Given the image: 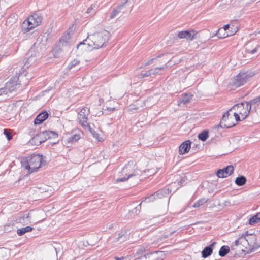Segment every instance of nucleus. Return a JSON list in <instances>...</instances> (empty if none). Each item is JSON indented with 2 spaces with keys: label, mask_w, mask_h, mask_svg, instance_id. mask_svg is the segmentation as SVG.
Listing matches in <instances>:
<instances>
[{
  "label": "nucleus",
  "mask_w": 260,
  "mask_h": 260,
  "mask_svg": "<svg viewBox=\"0 0 260 260\" xmlns=\"http://www.w3.org/2000/svg\"><path fill=\"white\" fill-rule=\"evenodd\" d=\"M110 37L108 31L104 30L88 36L87 38L80 42L77 46V48L81 45L87 44L93 49H99L103 47L108 42Z\"/></svg>",
  "instance_id": "1"
},
{
  "label": "nucleus",
  "mask_w": 260,
  "mask_h": 260,
  "mask_svg": "<svg viewBox=\"0 0 260 260\" xmlns=\"http://www.w3.org/2000/svg\"><path fill=\"white\" fill-rule=\"evenodd\" d=\"M44 162L45 161H43V155L36 154L29 155L21 160L22 166L29 174L37 172Z\"/></svg>",
  "instance_id": "2"
},
{
  "label": "nucleus",
  "mask_w": 260,
  "mask_h": 260,
  "mask_svg": "<svg viewBox=\"0 0 260 260\" xmlns=\"http://www.w3.org/2000/svg\"><path fill=\"white\" fill-rule=\"evenodd\" d=\"M251 110V105L248 101L241 102L235 105L229 111H235L237 113L241 115L242 120L245 119L249 115Z\"/></svg>",
  "instance_id": "3"
},
{
  "label": "nucleus",
  "mask_w": 260,
  "mask_h": 260,
  "mask_svg": "<svg viewBox=\"0 0 260 260\" xmlns=\"http://www.w3.org/2000/svg\"><path fill=\"white\" fill-rule=\"evenodd\" d=\"M248 232L246 234L247 237L244 236V238L242 239V242H244V244H247L248 247L246 246V248L249 252H253L260 247V245L256 242L257 238L255 235H248Z\"/></svg>",
  "instance_id": "4"
},
{
  "label": "nucleus",
  "mask_w": 260,
  "mask_h": 260,
  "mask_svg": "<svg viewBox=\"0 0 260 260\" xmlns=\"http://www.w3.org/2000/svg\"><path fill=\"white\" fill-rule=\"evenodd\" d=\"M252 76L251 73L248 72H241L234 77L233 80V85L235 87L242 86L248 81Z\"/></svg>",
  "instance_id": "5"
},
{
  "label": "nucleus",
  "mask_w": 260,
  "mask_h": 260,
  "mask_svg": "<svg viewBox=\"0 0 260 260\" xmlns=\"http://www.w3.org/2000/svg\"><path fill=\"white\" fill-rule=\"evenodd\" d=\"M89 113V108L84 107L80 110L78 114L79 123L86 129V128H90L89 124L87 122L88 116Z\"/></svg>",
  "instance_id": "6"
},
{
  "label": "nucleus",
  "mask_w": 260,
  "mask_h": 260,
  "mask_svg": "<svg viewBox=\"0 0 260 260\" xmlns=\"http://www.w3.org/2000/svg\"><path fill=\"white\" fill-rule=\"evenodd\" d=\"M134 0H123L122 4L119 5L114 9L111 13L110 18L112 19L119 14L126 12V8L133 3Z\"/></svg>",
  "instance_id": "7"
},
{
  "label": "nucleus",
  "mask_w": 260,
  "mask_h": 260,
  "mask_svg": "<svg viewBox=\"0 0 260 260\" xmlns=\"http://www.w3.org/2000/svg\"><path fill=\"white\" fill-rule=\"evenodd\" d=\"M230 24L225 25L223 28L218 29L215 35L217 36L218 38L222 39L229 36L234 35L236 33L237 30H235V28L234 29V30L231 31H230Z\"/></svg>",
  "instance_id": "8"
},
{
  "label": "nucleus",
  "mask_w": 260,
  "mask_h": 260,
  "mask_svg": "<svg viewBox=\"0 0 260 260\" xmlns=\"http://www.w3.org/2000/svg\"><path fill=\"white\" fill-rule=\"evenodd\" d=\"M45 131L37 134L29 142L31 145H40L47 140Z\"/></svg>",
  "instance_id": "9"
},
{
  "label": "nucleus",
  "mask_w": 260,
  "mask_h": 260,
  "mask_svg": "<svg viewBox=\"0 0 260 260\" xmlns=\"http://www.w3.org/2000/svg\"><path fill=\"white\" fill-rule=\"evenodd\" d=\"M231 111L229 110L226 111L222 116L221 120H220V123L217 126V127H220L222 128H229L234 126L236 125V123H225V122H228L229 120H233V117H229L230 113L229 112Z\"/></svg>",
  "instance_id": "10"
},
{
  "label": "nucleus",
  "mask_w": 260,
  "mask_h": 260,
  "mask_svg": "<svg viewBox=\"0 0 260 260\" xmlns=\"http://www.w3.org/2000/svg\"><path fill=\"white\" fill-rule=\"evenodd\" d=\"M234 168L233 165H229L222 169H219L216 172V175L219 178H226L233 173Z\"/></svg>",
  "instance_id": "11"
},
{
  "label": "nucleus",
  "mask_w": 260,
  "mask_h": 260,
  "mask_svg": "<svg viewBox=\"0 0 260 260\" xmlns=\"http://www.w3.org/2000/svg\"><path fill=\"white\" fill-rule=\"evenodd\" d=\"M130 167V163H128L124 166L122 170L121 173L124 174L125 176L116 179L115 180L116 182H124L127 180L129 178L136 176V174L127 172L126 169H128Z\"/></svg>",
  "instance_id": "12"
},
{
  "label": "nucleus",
  "mask_w": 260,
  "mask_h": 260,
  "mask_svg": "<svg viewBox=\"0 0 260 260\" xmlns=\"http://www.w3.org/2000/svg\"><path fill=\"white\" fill-rule=\"evenodd\" d=\"M169 192L170 191L169 188H162L157 191L154 194L146 198V201L147 202L152 201L153 200L156 199V197L158 198H162V197H166L167 195L169 194Z\"/></svg>",
  "instance_id": "13"
},
{
  "label": "nucleus",
  "mask_w": 260,
  "mask_h": 260,
  "mask_svg": "<svg viewBox=\"0 0 260 260\" xmlns=\"http://www.w3.org/2000/svg\"><path fill=\"white\" fill-rule=\"evenodd\" d=\"M146 260H162L165 254L163 251H156L153 252L147 253L144 255Z\"/></svg>",
  "instance_id": "14"
},
{
  "label": "nucleus",
  "mask_w": 260,
  "mask_h": 260,
  "mask_svg": "<svg viewBox=\"0 0 260 260\" xmlns=\"http://www.w3.org/2000/svg\"><path fill=\"white\" fill-rule=\"evenodd\" d=\"M30 20V25H32L33 28L39 26L42 21V17L38 13H35L28 17Z\"/></svg>",
  "instance_id": "15"
},
{
  "label": "nucleus",
  "mask_w": 260,
  "mask_h": 260,
  "mask_svg": "<svg viewBox=\"0 0 260 260\" xmlns=\"http://www.w3.org/2000/svg\"><path fill=\"white\" fill-rule=\"evenodd\" d=\"M49 116V114L46 111L40 113L34 120L35 125L40 124L46 120Z\"/></svg>",
  "instance_id": "16"
},
{
  "label": "nucleus",
  "mask_w": 260,
  "mask_h": 260,
  "mask_svg": "<svg viewBox=\"0 0 260 260\" xmlns=\"http://www.w3.org/2000/svg\"><path fill=\"white\" fill-rule=\"evenodd\" d=\"M191 142L190 140H186L183 142L179 147V154H184L187 153L190 149Z\"/></svg>",
  "instance_id": "17"
},
{
  "label": "nucleus",
  "mask_w": 260,
  "mask_h": 260,
  "mask_svg": "<svg viewBox=\"0 0 260 260\" xmlns=\"http://www.w3.org/2000/svg\"><path fill=\"white\" fill-rule=\"evenodd\" d=\"M216 244V242H214L210 245L205 247L201 252L202 257L205 258L210 256L213 253V247Z\"/></svg>",
  "instance_id": "18"
},
{
  "label": "nucleus",
  "mask_w": 260,
  "mask_h": 260,
  "mask_svg": "<svg viewBox=\"0 0 260 260\" xmlns=\"http://www.w3.org/2000/svg\"><path fill=\"white\" fill-rule=\"evenodd\" d=\"M192 98L193 95L190 93L182 94L178 101V105L179 106H181L182 104L187 105L190 102Z\"/></svg>",
  "instance_id": "19"
},
{
  "label": "nucleus",
  "mask_w": 260,
  "mask_h": 260,
  "mask_svg": "<svg viewBox=\"0 0 260 260\" xmlns=\"http://www.w3.org/2000/svg\"><path fill=\"white\" fill-rule=\"evenodd\" d=\"M178 37L180 39L185 38L187 40H192L194 38V35H192L189 30L180 31L178 34Z\"/></svg>",
  "instance_id": "20"
},
{
  "label": "nucleus",
  "mask_w": 260,
  "mask_h": 260,
  "mask_svg": "<svg viewBox=\"0 0 260 260\" xmlns=\"http://www.w3.org/2000/svg\"><path fill=\"white\" fill-rule=\"evenodd\" d=\"M71 37L69 33L63 35L59 39L58 43L59 46H66L70 42Z\"/></svg>",
  "instance_id": "21"
},
{
  "label": "nucleus",
  "mask_w": 260,
  "mask_h": 260,
  "mask_svg": "<svg viewBox=\"0 0 260 260\" xmlns=\"http://www.w3.org/2000/svg\"><path fill=\"white\" fill-rule=\"evenodd\" d=\"M29 21V18L28 17L23 21L21 25L22 30L25 33L28 32L29 30L34 28L32 25H30Z\"/></svg>",
  "instance_id": "22"
},
{
  "label": "nucleus",
  "mask_w": 260,
  "mask_h": 260,
  "mask_svg": "<svg viewBox=\"0 0 260 260\" xmlns=\"http://www.w3.org/2000/svg\"><path fill=\"white\" fill-rule=\"evenodd\" d=\"M259 222H260V214L258 213L253 215L249 219V224L251 225H254Z\"/></svg>",
  "instance_id": "23"
},
{
  "label": "nucleus",
  "mask_w": 260,
  "mask_h": 260,
  "mask_svg": "<svg viewBox=\"0 0 260 260\" xmlns=\"http://www.w3.org/2000/svg\"><path fill=\"white\" fill-rule=\"evenodd\" d=\"M246 178L245 176L242 175L236 178L235 183L237 185L241 186L246 183Z\"/></svg>",
  "instance_id": "24"
},
{
  "label": "nucleus",
  "mask_w": 260,
  "mask_h": 260,
  "mask_svg": "<svg viewBox=\"0 0 260 260\" xmlns=\"http://www.w3.org/2000/svg\"><path fill=\"white\" fill-rule=\"evenodd\" d=\"M243 238H244V236H242L238 239L235 240V242L232 244L231 246L232 250L235 251L236 249V247L239 245H243V246L245 245L244 242H242V241H243L242 240V239Z\"/></svg>",
  "instance_id": "25"
},
{
  "label": "nucleus",
  "mask_w": 260,
  "mask_h": 260,
  "mask_svg": "<svg viewBox=\"0 0 260 260\" xmlns=\"http://www.w3.org/2000/svg\"><path fill=\"white\" fill-rule=\"evenodd\" d=\"M230 251V247L227 245H223L221 247L219 251V255L221 257L225 256Z\"/></svg>",
  "instance_id": "26"
},
{
  "label": "nucleus",
  "mask_w": 260,
  "mask_h": 260,
  "mask_svg": "<svg viewBox=\"0 0 260 260\" xmlns=\"http://www.w3.org/2000/svg\"><path fill=\"white\" fill-rule=\"evenodd\" d=\"M33 229V228L27 226L24 228H22L18 229L17 231V233L19 236H22L25 233L32 231Z\"/></svg>",
  "instance_id": "27"
},
{
  "label": "nucleus",
  "mask_w": 260,
  "mask_h": 260,
  "mask_svg": "<svg viewBox=\"0 0 260 260\" xmlns=\"http://www.w3.org/2000/svg\"><path fill=\"white\" fill-rule=\"evenodd\" d=\"M126 232L125 231H121L116 238L115 241L122 242L127 239Z\"/></svg>",
  "instance_id": "28"
},
{
  "label": "nucleus",
  "mask_w": 260,
  "mask_h": 260,
  "mask_svg": "<svg viewBox=\"0 0 260 260\" xmlns=\"http://www.w3.org/2000/svg\"><path fill=\"white\" fill-rule=\"evenodd\" d=\"M209 132L207 130H204L199 134L198 137V139L202 141H206L209 137Z\"/></svg>",
  "instance_id": "29"
},
{
  "label": "nucleus",
  "mask_w": 260,
  "mask_h": 260,
  "mask_svg": "<svg viewBox=\"0 0 260 260\" xmlns=\"http://www.w3.org/2000/svg\"><path fill=\"white\" fill-rule=\"evenodd\" d=\"M81 138L80 133H75L69 137L68 139V143H73L77 141Z\"/></svg>",
  "instance_id": "30"
},
{
  "label": "nucleus",
  "mask_w": 260,
  "mask_h": 260,
  "mask_svg": "<svg viewBox=\"0 0 260 260\" xmlns=\"http://www.w3.org/2000/svg\"><path fill=\"white\" fill-rule=\"evenodd\" d=\"M167 68V66L165 64L164 66L161 67H156L154 70H150L151 76H155L156 75L159 74V71L162 70Z\"/></svg>",
  "instance_id": "31"
},
{
  "label": "nucleus",
  "mask_w": 260,
  "mask_h": 260,
  "mask_svg": "<svg viewBox=\"0 0 260 260\" xmlns=\"http://www.w3.org/2000/svg\"><path fill=\"white\" fill-rule=\"evenodd\" d=\"M47 139L56 138L58 137V134L53 131H45Z\"/></svg>",
  "instance_id": "32"
},
{
  "label": "nucleus",
  "mask_w": 260,
  "mask_h": 260,
  "mask_svg": "<svg viewBox=\"0 0 260 260\" xmlns=\"http://www.w3.org/2000/svg\"><path fill=\"white\" fill-rule=\"evenodd\" d=\"M248 103L250 104L251 107L252 106V105H255V108H256V107L259 106V105L260 104V95L253 99L252 100L248 101Z\"/></svg>",
  "instance_id": "33"
},
{
  "label": "nucleus",
  "mask_w": 260,
  "mask_h": 260,
  "mask_svg": "<svg viewBox=\"0 0 260 260\" xmlns=\"http://www.w3.org/2000/svg\"><path fill=\"white\" fill-rule=\"evenodd\" d=\"M207 202V200L205 198H202L201 199L199 200L196 202L194 203L193 205L192 206L194 208H198L200 207L201 205H203L204 203Z\"/></svg>",
  "instance_id": "34"
},
{
  "label": "nucleus",
  "mask_w": 260,
  "mask_h": 260,
  "mask_svg": "<svg viewBox=\"0 0 260 260\" xmlns=\"http://www.w3.org/2000/svg\"><path fill=\"white\" fill-rule=\"evenodd\" d=\"M96 5L95 4H93L91 5V6L88 8L86 13L87 14H94L96 13V11L95 9Z\"/></svg>",
  "instance_id": "35"
},
{
  "label": "nucleus",
  "mask_w": 260,
  "mask_h": 260,
  "mask_svg": "<svg viewBox=\"0 0 260 260\" xmlns=\"http://www.w3.org/2000/svg\"><path fill=\"white\" fill-rule=\"evenodd\" d=\"M80 63V61L77 59H74L73 60L71 61L69 65L68 66V69H71L73 67H75L76 65L79 64Z\"/></svg>",
  "instance_id": "36"
},
{
  "label": "nucleus",
  "mask_w": 260,
  "mask_h": 260,
  "mask_svg": "<svg viewBox=\"0 0 260 260\" xmlns=\"http://www.w3.org/2000/svg\"><path fill=\"white\" fill-rule=\"evenodd\" d=\"M3 134L6 136L8 140H10L12 139V136L10 133V130L8 129H4Z\"/></svg>",
  "instance_id": "37"
},
{
  "label": "nucleus",
  "mask_w": 260,
  "mask_h": 260,
  "mask_svg": "<svg viewBox=\"0 0 260 260\" xmlns=\"http://www.w3.org/2000/svg\"><path fill=\"white\" fill-rule=\"evenodd\" d=\"M128 163L131 164V167L129 168H128V169H126L127 172L136 174V175H139V173L138 172V171H135V170H134V171H133V170H132V168L134 167H133V165H134L133 162H129Z\"/></svg>",
  "instance_id": "38"
},
{
  "label": "nucleus",
  "mask_w": 260,
  "mask_h": 260,
  "mask_svg": "<svg viewBox=\"0 0 260 260\" xmlns=\"http://www.w3.org/2000/svg\"><path fill=\"white\" fill-rule=\"evenodd\" d=\"M151 76V70H150L149 71H146L145 73L142 74L141 76L140 77V79L144 78H146V77H148Z\"/></svg>",
  "instance_id": "39"
},
{
  "label": "nucleus",
  "mask_w": 260,
  "mask_h": 260,
  "mask_svg": "<svg viewBox=\"0 0 260 260\" xmlns=\"http://www.w3.org/2000/svg\"><path fill=\"white\" fill-rule=\"evenodd\" d=\"M141 204L142 203H141L138 206L135 207L134 210H132V212H133L135 214H138L140 212Z\"/></svg>",
  "instance_id": "40"
},
{
  "label": "nucleus",
  "mask_w": 260,
  "mask_h": 260,
  "mask_svg": "<svg viewBox=\"0 0 260 260\" xmlns=\"http://www.w3.org/2000/svg\"><path fill=\"white\" fill-rule=\"evenodd\" d=\"M239 115L240 114L237 113L236 112H235L234 113V116L235 118V120H236V122H239V121L243 120L242 119H241Z\"/></svg>",
  "instance_id": "41"
},
{
  "label": "nucleus",
  "mask_w": 260,
  "mask_h": 260,
  "mask_svg": "<svg viewBox=\"0 0 260 260\" xmlns=\"http://www.w3.org/2000/svg\"><path fill=\"white\" fill-rule=\"evenodd\" d=\"M87 129L90 131V132L92 133V136H93L94 138H96V139L98 138L99 134L97 133H96L94 131H92L90 127V128H87Z\"/></svg>",
  "instance_id": "42"
},
{
  "label": "nucleus",
  "mask_w": 260,
  "mask_h": 260,
  "mask_svg": "<svg viewBox=\"0 0 260 260\" xmlns=\"http://www.w3.org/2000/svg\"><path fill=\"white\" fill-rule=\"evenodd\" d=\"M159 57V56H158L156 58H152V59L149 60L146 63H145V66H147V65H149V64L153 63L154 60H156L157 58H158Z\"/></svg>",
  "instance_id": "43"
},
{
  "label": "nucleus",
  "mask_w": 260,
  "mask_h": 260,
  "mask_svg": "<svg viewBox=\"0 0 260 260\" xmlns=\"http://www.w3.org/2000/svg\"><path fill=\"white\" fill-rule=\"evenodd\" d=\"M7 89L5 88H1L0 89V95H2L3 93L7 94V92H6Z\"/></svg>",
  "instance_id": "44"
},
{
  "label": "nucleus",
  "mask_w": 260,
  "mask_h": 260,
  "mask_svg": "<svg viewBox=\"0 0 260 260\" xmlns=\"http://www.w3.org/2000/svg\"><path fill=\"white\" fill-rule=\"evenodd\" d=\"M134 260H146V258H145V256L144 255H141L140 257L136 258Z\"/></svg>",
  "instance_id": "45"
},
{
  "label": "nucleus",
  "mask_w": 260,
  "mask_h": 260,
  "mask_svg": "<svg viewBox=\"0 0 260 260\" xmlns=\"http://www.w3.org/2000/svg\"><path fill=\"white\" fill-rule=\"evenodd\" d=\"M15 80H18V78L16 76H15V77H14L13 78H11V79H10L11 83H12V84L14 83V82L15 81Z\"/></svg>",
  "instance_id": "46"
},
{
  "label": "nucleus",
  "mask_w": 260,
  "mask_h": 260,
  "mask_svg": "<svg viewBox=\"0 0 260 260\" xmlns=\"http://www.w3.org/2000/svg\"><path fill=\"white\" fill-rule=\"evenodd\" d=\"M258 47H255L254 49H253L252 50H251V51H250V53H251V54H254L255 53H256V52L257 51V48H258Z\"/></svg>",
  "instance_id": "47"
},
{
  "label": "nucleus",
  "mask_w": 260,
  "mask_h": 260,
  "mask_svg": "<svg viewBox=\"0 0 260 260\" xmlns=\"http://www.w3.org/2000/svg\"><path fill=\"white\" fill-rule=\"evenodd\" d=\"M235 28V30H237V29L236 27H235L234 25H232V27H230V31L234 30V29Z\"/></svg>",
  "instance_id": "48"
},
{
  "label": "nucleus",
  "mask_w": 260,
  "mask_h": 260,
  "mask_svg": "<svg viewBox=\"0 0 260 260\" xmlns=\"http://www.w3.org/2000/svg\"><path fill=\"white\" fill-rule=\"evenodd\" d=\"M29 66L28 64H27L26 62L24 64V66L23 67V68L24 69L25 68H27Z\"/></svg>",
  "instance_id": "49"
},
{
  "label": "nucleus",
  "mask_w": 260,
  "mask_h": 260,
  "mask_svg": "<svg viewBox=\"0 0 260 260\" xmlns=\"http://www.w3.org/2000/svg\"><path fill=\"white\" fill-rule=\"evenodd\" d=\"M108 109L109 111H114V110H115V108H108Z\"/></svg>",
  "instance_id": "50"
},
{
  "label": "nucleus",
  "mask_w": 260,
  "mask_h": 260,
  "mask_svg": "<svg viewBox=\"0 0 260 260\" xmlns=\"http://www.w3.org/2000/svg\"><path fill=\"white\" fill-rule=\"evenodd\" d=\"M122 259H123V257H121V258L115 257V260H121Z\"/></svg>",
  "instance_id": "51"
},
{
  "label": "nucleus",
  "mask_w": 260,
  "mask_h": 260,
  "mask_svg": "<svg viewBox=\"0 0 260 260\" xmlns=\"http://www.w3.org/2000/svg\"><path fill=\"white\" fill-rule=\"evenodd\" d=\"M230 121H231V120H229L228 121V122H225V123H231V122H230ZM232 123H233V122H232Z\"/></svg>",
  "instance_id": "52"
},
{
  "label": "nucleus",
  "mask_w": 260,
  "mask_h": 260,
  "mask_svg": "<svg viewBox=\"0 0 260 260\" xmlns=\"http://www.w3.org/2000/svg\"><path fill=\"white\" fill-rule=\"evenodd\" d=\"M224 34V32H221V34Z\"/></svg>",
  "instance_id": "53"
},
{
  "label": "nucleus",
  "mask_w": 260,
  "mask_h": 260,
  "mask_svg": "<svg viewBox=\"0 0 260 260\" xmlns=\"http://www.w3.org/2000/svg\"><path fill=\"white\" fill-rule=\"evenodd\" d=\"M200 223V222H197V223H196V224H197V223Z\"/></svg>",
  "instance_id": "54"
},
{
  "label": "nucleus",
  "mask_w": 260,
  "mask_h": 260,
  "mask_svg": "<svg viewBox=\"0 0 260 260\" xmlns=\"http://www.w3.org/2000/svg\"><path fill=\"white\" fill-rule=\"evenodd\" d=\"M259 32H260V30H259Z\"/></svg>",
  "instance_id": "55"
}]
</instances>
